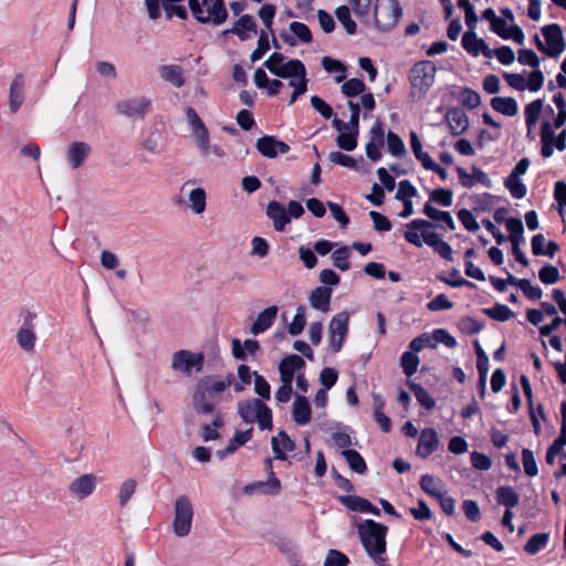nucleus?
<instances>
[{"label": "nucleus", "instance_id": "obj_61", "mask_svg": "<svg viewBox=\"0 0 566 566\" xmlns=\"http://www.w3.org/2000/svg\"><path fill=\"white\" fill-rule=\"evenodd\" d=\"M517 61L522 65H527L532 69L539 67L541 59L532 49H520Z\"/></svg>", "mask_w": 566, "mask_h": 566}, {"label": "nucleus", "instance_id": "obj_49", "mask_svg": "<svg viewBox=\"0 0 566 566\" xmlns=\"http://www.w3.org/2000/svg\"><path fill=\"white\" fill-rule=\"evenodd\" d=\"M459 98L461 105L469 109H474L481 104L480 94L470 87H463L460 92Z\"/></svg>", "mask_w": 566, "mask_h": 566}, {"label": "nucleus", "instance_id": "obj_35", "mask_svg": "<svg viewBox=\"0 0 566 566\" xmlns=\"http://www.w3.org/2000/svg\"><path fill=\"white\" fill-rule=\"evenodd\" d=\"M410 147L417 160L426 169L433 160L430 155L422 149L421 140L415 130L410 132Z\"/></svg>", "mask_w": 566, "mask_h": 566}, {"label": "nucleus", "instance_id": "obj_2", "mask_svg": "<svg viewBox=\"0 0 566 566\" xmlns=\"http://www.w3.org/2000/svg\"><path fill=\"white\" fill-rule=\"evenodd\" d=\"M234 377L229 374L224 380H214L211 376L201 378L192 396L193 409L199 415H210L220 401L219 396L232 385Z\"/></svg>", "mask_w": 566, "mask_h": 566}, {"label": "nucleus", "instance_id": "obj_29", "mask_svg": "<svg viewBox=\"0 0 566 566\" xmlns=\"http://www.w3.org/2000/svg\"><path fill=\"white\" fill-rule=\"evenodd\" d=\"M496 502L504 505L506 510H512L520 502L517 492L512 486H499L495 492Z\"/></svg>", "mask_w": 566, "mask_h": 566}, {"label": "nucleus", "instance_id": "obj_43", "mask_svg": "<svg viewBox=\"0 0 566 566\" xmlns=\"http://www.w3.org/2000/svg\"><path fill=\"white\" fill-rule=\"evenodd\" d=\"M366 90H367L366 84L361 80L356 78V77L345 81L340 86L342 94H344L346 97H350V98L365 93Z\"/></svg>", "mask_w": 566, "mask_h": 566}, {"label": "nucleus", "instance_id": "obj_20", "mask_svg": "<svg viewBox=\"0 0 566 566\" xmlns=\"http://www.w3.org/2000/svg\"><path fill=\"white\" fill-rule=\"evenodd\" d=\"M332 292V287L328 286L315 287L310 295L311 306L322 313H327L329 311Z\"/></svg>", "mask_w": 566, "mask_h": 566}, {"label": "nucleus", "instance_id": "obj_38", "mask_svg": "<svg viewBox=\"0 0 566 566\" xmlns=\"http://www.w3.org/2000/svg\"><path fill=\"white\" fill-rule=\"evenodd\" d=\"M549 541V533H536L532 535L526 544L524 545V551L530 555H535L539 551L546 547Z\"/></svg>", "mask_w": 566, "mask_h": 566}, {"label": "nucleus", "instance_id": "obj_56", "mask_svg": "<svg viewBox=\"0 0 566 566\" xmlns=\"http://www.w3.org/2000/svg\"><path fill=\"white\" fill-rule=\"evenodd\" d=\"M538 279L543 284L552 285L559 281V271L556 266L546 264L538 271Z\"/></svg>", "mask_w": 566, "mask_h": 566}, {"label": "nucleus", "instance_id": "obj_25", "mask_svg": "<svg viewBox=\"0 0 566 566\" xmlns=\"http://www.w3.org/2000/svg\"><path fill=\"white\" fill-rule=\"evenodd\" d=\"M422 212L429 219L436 222L444 223L446 228L449 230L455 229L454 220L449 211L439 210L428 201L424 203Z\"/></svg>", "mask_w": 566, "mask_h": 566}, {"label": "nucleus", "instance_id": "obj_18", "mask_svg": "<svg viewBox=\"0 0 566 566\" xmlns=\"http://www.w3.org/2000/svg\"><path fill=\"white\" fill-rule=\"evenodd\" d=\"M292 418L298 426L307 424L312 419V409L305 396L297 395L292 405Z\"/></svg>", "mask_w": 566, "mask_h": 566}, {"label": "nucleus", "instance_id": "obj_53", "mask_svg": "<svg viewBox=\"0 0 566 566\" xmlns=\"http://www.w3.org/2000/svg\"><path fill=\"white\" fill-rule=\"evenodd\" d=\"M260 406V410L258 416L255 417V421H258L259 428L261 430H270L273 427V415L270 407H268L264 402H258Z\"/></svg>", "mask_w": 566, "mask_h": 566}, {"label": "nucleus", "instance_id": "obj_16", "mask_svg": "<svg viewBox=\"0 0 566 566\" xmlns=\"http://www.w3.org/2000/svg\"><path fill=\"white\" fill-rule=\"evenodd\" d=\"M96 488V479L93 474H83L75 479L69 486L70 492L77 499H85L91 495Z\"/></svg>", "mask_w": 566, "mask_h": 566}, {"label": "nucleus", "instance_id": "obj_21", "mask_svg": "<svg viewBox=\"0 0 566 566\" xmlns=\"http://www.w3.org/2000/svg\"><path fill=\"white\" fill-rule=\"evenodd\" d=\"M331 347L334 353L340 350L348 332V321H329Z\"/></svg>", "mask_w": 566, "mask_h": 566}, {"label": "nucleus", "instance_id": "obj_3", "mask_svg": "<svg viewBox=\"0 0 566 566\" xmlns=\"http://www.w3.org/2000/svg\"><path fill=\"white\" fill-rule=\"evenodd\" d=\"M357 533L365 552L374 563L377 566H388L387 558L381 556L387 547L388 527L369 518L358 524Z\"/></svg>", "mask_w": 566, "mask_h": 566}, {"label": "nucleus", "instance_id": "obj_12", "mask_svg": "<svg viewBox=\"0 0 566 566\" xmlns=\"http://www.w3.org/2000/svg\"><path fill=\"white\" fill-rule=\"evenodd\" d=\"M443 120L448 124L451 135L459 136L469 128V117L461 107H450Z\"/></svg>", "mask_w": 566, "mask_h": 566}, {"label": "nucleus", "instance_id": "obj_5", "mask_svg": "<svg viewBox=\"0 0 566 566\" xmlns=\"http://www.w3.org/2000/svg\"><path fill=\"white\" fill-rule=\"evenodd\" d=\"M401 15L402 7L398 0H377L374 10V19L375 27L380 32L392 30Z\"/></svg>", "mask_w": 566, "mask_h": 566}, {"label": "nucleus", "instance_id": "obj_9", "mask_svg": "<svg viewBox=\"0 0 566 566\" xmlns=\"http://www.w3.org/2000/svg\"><path fill=\"white\" fill-rule=\"evenodd\" d=\"M541 32L545 39L547 56L558 57L566 48L562 27L558 23L546 24L541 28Z\"/></svg>", "mask_w": 566, "mask_h": 566}, {"label": "nucleus", "instance_id": "obj_63", "mask_svg": "<svg viewBox=\"0 0 566 566\" xmlns=\"http://www.w3.org/2000/svg\"><path fill=\"white\" fill-rule=\"evenodd\" d=\"M349 558L338 549H329L326 554L324 566H348Z\"/></svg>", "mask_w": 566, "mask_h": 566}, {"label": "nucleus", "instance_id": "obj_10", "mask_svg": "<svg viewBox=\"0 0 566 566\" xmlns=\"http://www.w3.org/2000/svg\"><path fill=\"white\" fill-rule=\"evenodd\" d=\"M150 105L151 102L148 97H134L119 101L116 104V111L127 117L144 118L145 115L150 111Z\"/></svg>", "mask_w": 566, "mask_h": 566}, {"label": "nucleus", "instance_id": "obj_47", "mask_svg": "<svg viewBox=\"0 0 566 566\" xmlns=\"http://www.w3.org/2000/svg\"><path fill=\"white\" fill-rule=\"evenodd\" d=\"M350 256V248L347 245H343L336 249L332 253L333 265L340 271H348L350 269V263L348 261Z\"/></svg>", "mask_w": 566, "mask_h": 566}, {"label": "nucleus", "instance_id": "obj_15", "mask_svg": "<svg viewBox=\"0 0 566 566\" xmlns=\"http://www.w3.org/2000/svg\"><path fill=\"white\" fill-rule=\"evenodd\" d=\"M25 80L22 73L17 74L10 85L9 107L12 114H15L24 102Z\"/></svg>", "mask_w": 566, "mask_h": 566}, {"label": "nucleus", "instance_id": "obj_59", "mask_svg": "<svg viewBox=\"0 0 566 566\" xmlns=\"http://www.w3.org/2000/svg\"><path fill=\"white\" fill-rule=\"evenodd\" d=\"M276 14V7L271 3H264L258 11L259 18L262 20L265 28L273 34L272 24Z\"/></svg>", "mask_w": 566, "mask_h": 566}, {"label": "nucleus", "instance_id": "obj_50", "mask_svg": "<svg viewBox=\"0 0 566 566\" xmlns=\"http://www.w3.org/2000/svg\"><path fill=\"white\" fill-rule=\"evenodd\" d=\"M271 43L269 40L268 32L265 30H261L259 33L258 45L256 49L251 53L250 60L252 63L261 60L264 54L270 50Z\"/></svg>", "mask_w": 566, "mask_h": 566}, {"label": "nucleus", "instance_id": "obj_33", "mask_svg": "<svg viewBox=\"0 0 566 566\" xmlns=\"http://www.w3.org/2000/svg\"><path fill=\"white\" fill-rule=\"evenodd\" d=\"M342 455L347 461L349 468L358 474H365L368 470L367 463L360 453L356 450H343Z\"/></svg>", "mask_w": 566, "mask_h": 566}, {"label": "nucleus", "instance_id": "obj_44", "mask_svg": "<svg viewBox=\"0 0 566 566\" xmlns=\"http://www.w3.org/2000/svg\"><path fill=\"white\" fill-rule=\"evenodd\" d=\"M387 149L395 157H402L407 154L405 143L400 136L389 130L386 135Z\"/></svg>", "mask_w": 566, "mask_h": 566}, {"label": "nucleus", "instance_id": "obj_30", "mask_svg": "<svg viewBox=\"0 0 566 566\" xmlns=\"http://www.w3.org/2000/svg\"><path fill=\"white\" fill-rule=\"evenodd\" d=\"M470 200L472 202L473 212H490L495 203V195L483 192L471 196Z\"/></svg>", "mask_w": 566, "mask_h": 566}, {"label": "nucleus", "instance_id": "obj_6", "mask_svg": "<svg viewBox=\"0 0 566 566\" xmlns=\"http://www.w3.org/2000/svg\"><path fill=\"white\" fill-rule=\"evenodd\" d=\"M191 14L199 23H213L220 25L224 23L229 17L224 0H213L208 8V14H205L203 8L199 0H188Z\"/></svg>", "mask_w": 566, "mask_h": 566}, {"label": "nucleus", "instance_id": "obj_28", "mask_svg": "<svg viewBox=\"0 0 566 566\" xmlns=\"http://www.w3.org/2000/svg\"><path fill=\"white\" fill-rule=\"evenodd\" d=\"M281 71H283V73L279 74V77L281 78H304L306 76V67L304 63L297 59L289 60L286 63H282Z\"/></svg>", "mask_w": 566, "mask_h": 566}, {"label": "nucleus", "instance_id": "obj_19", "mask_svg": "<svg viewBox=\"0 0 566 566\" xmlns=\"http://www.w3.org/2000/svg\"><path fill=\"white\" fill-rule=\"evenodd\" d=\"M271 444L274 458L280 461L286 460L285 452L294 451L296 447L295 442L284 430H280L276 437H272Z\"/></svg>", "mask_w": 566, "mask_h": 566}, {"label": "nucleus", "instance_id": "obj_58", "mask_svg": "<svg viewBox=\"0 0 566 566\" xmlns=\"http://www.w3.org/2000/svg\"><path fill=\"white\" fill-rule=\"evenodd\" d=\"M523 468L526 475L533 478L537 475L538 468L532 450L524 448L522 450Z\"/></svg>", "mask_w": 566, "mask_h": 566}, {"label": "nucleus", "instance_id": "obj_31", "mask_svg": "<svg viewBox=\"0 0 566 566\" xmlns=\"http://www.w3.org/2000/svg\"><path fill=\"white\" fill-rule=\"evenodd\" d=\"M407 386L413 392L417 401L427 410H432L436 407V400L429 392L420 385L412 380H407Z\"/></svg>", "mask_w": 566, "mask_h": 566}, {"label": "nucleus", "instance_id": "obj_48", "mask_svg": "<svg viewBox=\"0 0 566 566\" xmlns=\"http://www.w3.org/2000/svg\"><path fill=\"white\" fill-rule=\"evenodd\" d=\"M419 363L420 360L418 355L410 350L405 352L400 357V366L407 377H411L416 374Z\"/></svg>", "mask_w": 566, "mask_h": 566}, {"label": "nucleus", "instance_id": "obj_17", "mask_svg": "<svg viewBox=\"0 0 566 566\" xmlns=\"http://www.w3.org/2000/svg\"><path fill=\"white\" fill-rule=\"evenodd\" d=\"M266 216L273 221L275 231H284L286 224L290 223V216H287L285 207L275 200L268 203Z\"/></svg>", "mask_w": 566, "mask_h": 566}, {"label": "nucleus", "instance_id": "obj_1", "mask_svg": "<svg viewBox=\"0 0 566 566\" xmlns=\"http://www.w3.org/2000/svg\"><path fill=\"white\" fill-rule=\"evenodd\" d=\"M407 231L403 233L405 240L417 247L421 248L423 243L431 247L442 259L453 261V251L451 245L440 239V235L432 231H426L432 228H442L426 219H413L406 224Z\"/></svg>", "mask_w": 566, "mask_h": 566}, {"label": "nucleus", "instance_id": "obj_7", "mask_svg": "<svg viewBox=\"0 0 566 566\" xmlns=\"http://www.w3.org/2000/svg\"><path fill=\"white\" fill-rule=\"evenodd\" d=\"M174 533L178 537L187 536L191 531L193 506L187 495H180L175 501Z\"/></svg>", "mask_w": 566, "mask_h": 566}, {"label": "nucleus", "instance_id": "obj_51", "mask_svg": "<svg viewBox=\"0 0 566 566\" xmlns=\"http://www.w3.org/2000/svg\"><path fill=\"white\" fill-rule=\"evenodd\" d=\"M189 200L192 211L197 214L202 213L206 210L207 195L205 189L196 188L190 191Z\"/></svg>", "mask_w": 566, "mask_h": 566}, {"label": "nucleus", "instance_id": "obj_62", "mask_svg": "<svg viewBox=\"0 0 566 566\" xmlns=\"http://www.w3.org/2000/svg\"><path fill=\"white\" fill-rule=\"evenodd\" d=\"M418 193L416 187L408 180H401L398 184V190L395 195V199L398 201L401 200H411V198L416 197Z\"/></svg>", "mask_w": 566, "mask_h": 566}, {"label": "nucleus", "instance_id": "obj_45", "mask_svg": "<svg viewBox=\"0 0 566 566\" xmlns=\"http://www.w3.org/2000/svg\"><path fill=\"white\" fill-rule=\"evenodd\" d=\"M504 186L515 199H522L527 193L526 185L518 177L509 175L504 180Z\"/></svg>", "mask_w": 566, "mask_h": 566}, {"label": "nucleus", "instance_id": "obj_14", "mask_svg": "<svg viewBox=\"0 0 566 566\" xmlns=\"http://www.w3.org/2000/svg\"><path fill=\"white\" fill-rule=\"evenodd\" d=\"M439 446V437L433 428H426L421 431L416 453L421 459L431 455Z\"/></svg>", "mask_w": 566, "mask_h": 566}, {"label": "nucleus", "instance_id": "obj_52", "mask_svg": "<svg viewBox=\"0 0 566 566\" xmlns=\"http://www.w3.org/2000/svg\"><path fill=\"white\" fill-rule=\"evenodd\" d=\"M304 367H305L304 359L296 354H291L289 356H285L279 364V369H283V370L294 373V374H295V371L303 369Z\"/></svg>", "mask_w": 566, "mask_h": 566}, {"label": "nucleus", "instance_id": "obj_64", "mask_svg": "<svg viewBox=\"0 0 566 566\" xmlns=\"http://www.w3.org/2000/svg\"><path fill=\"white\" fill-rule=\"evenodd\" d=\"M369 217L373 220L374 229L377 232H388L392 228L391 221L382 213L371 210Z\"/></svg>", "mask_w": 566, "mask_h": 566}, {"label": "nucleus", "instance_id": "obj_54", "mask_svg": "<svg viewBox=\"0 0 566 566\" xmlns=\"http://www.w3.org/2000/svg\"><path fill=\"white\" fill-rule=\"evenodd\" d=\"M453 192L448 188H436L430 195V201H433L442 207H450L452 205Z\"/></svg>", "mask_w": 566, "mask_h": 566}, {"label": "nucleus", "instance_id": "obj_41", "mask_svg": "<svg viewBox=\"0 0 566 566\" xmlns=\"http://www.w3.org/2000/svg\"><path fill=\"white\" fill-rule=\"evenodd\" d=\"M335 15L337 20L343 24L347 34H355L357 32V24L352 19L350 10L347 6L343 4L336 8Z\"/></svg>", "mask_w": 566, "mask_h": 566}, {"label": "nucleus", "instance_id": "obj_39", "mask_svg": "<svg viewBox=\"0 0 566 566\" xmlns=\"http://www.w3.org/2000/svg\"><path fill=\"white\" fill-rule=\"evenodd\" d=\"M420 488L429 496L436 499L442 492V483L436 480L433 475L426 473L420 478Z\"/></svg>", "mask_w": 566, "mask_h": 566}, {"label": "nucleus", "instance_id": "obj_46", "mask_svg": "<svg viewBox=\"0 0 566 566\" xmlns=\"http://www.w3.org/2000/svg\"><path fill=\"white\" fill-rule=\"evenodd\" d=\"M224 424L223 417L221 413H217L213 418L211 424H203L201 427V437L205 441H211L219 439L220 434L218 432L219 428H222Z\"/></svg>", "mask_w": 566, "mask_h": 566}, {"label": "nucleus", "instance_id": "obj_36", "mask_svg": "<svg viewBox=\"0 0 566 566\" xmlns=\"http://www.w3.org/2000/svg\"><path fill=\"white\" fill-rule=\"evenodd\" d=\"M541 127L543 128L545 135L547 136V138L551 139V142L553 143L557 150L563 151L566 149V128L562 129L557 135H555L551 122L544 120L541 124Z\"/></svg>", "mask_w": 566, "mask_h": 566}, {"label": "nucleus", "instance_id": "obj_42", "mask_svg": "<svg viewBox=\"0 0 566 566\" xmlns=\"http://www.w3.org/2000/svg\"><path fill=\"white\" fill-rule=\"evenodd\" d=\"M481 41L483 39L479 38L474 31H465L462 35V46L463 49L471 54L472 56H478L481 50Z\"/></svg>", "mask_w": 566, "mask_h": 566}, {"label": "nucleus", "instance_id": "obj_26", "mask_svg": "<svg viewBox=\"0 0 566 566\" xmlns=\"http://www.w3.org/2000/svg\"><path fill=\"white\" fill-rule=\"evenodd\" d=\"M258 402L263 401L260 399H245L239 401L238 415L245 423H253L255 421V417L260 410V405Z\"/></svg>", "mask_w": 566, "mask_h": 566}, {"label": "nucleus", "instance_id": "obj_32", "mask_svg": "<svg viewBox=\"0 0 566 566\" xmlns=\"http://www.w3.org/2000/svg\"><path fill=\"white\" fill-rule=\"evenodd\" d=\"M506 230L509 231V240L512 244H521L524 241V226L522 219L510 217L506 220Z\"/></svg>", "mask_w": 566, "mask_h": 566}, {"label": "nucleus", "instance_id": "obj_55", "mask_svg": "<svg viewBox=\"0 0 566 566\" xmlns=\"http://www.w3.org/2000/svg\"><path fill=\"white\" fill-rule=\"evenodd\" d=\"M290 31L303 43H311L313 41V35L311 29L303 22L294 21L290 23Z\"/></svg>", "mask_w": 566, "mask_h": 566}, {"label": "nucleus", "instance_id": "obj_27", "mask_svg": "<svg viewBox=\"0 0 566 566\" xmlns=\"http://www.w3.org/2000/svg\"><path fill=\"white\" fill-rule=\"evenodd\" d=\"M544 99L536 98L528 103L524 108L525 123L527 127V137L531 136L532 127L537 123L543 111Z\"/></svg>", "mask_w": 566, "mask_h": 566}, {"label": "nucleus", "instance_id": "obj_57", "mask_svg": "<svg viewBox=\"0 0 566 566\" xmlns=\"http://www.w3.org/2000/svg\"><path fill=\"white\" fill-rule=\"evenodd\" d=\"M483 313L489 316V318H496V319H507L513 318L515 314L513 311L504 305V304H495L493 307L484 308Z\"/></svg>", "mask_w": 566, "mask_h": 566}, {"label": "nucleus", "instance_id": "obj_40", "mask_svg": "<svg viewBox=\"0 0 566 566\" xmlns=\"http://www.w3.org/2000/svg\"><path fill=\"white\" fill-rule=\"evenodd\" d=\"M323 69L328 73H342L340 75L335 76V82L340 83L345 80L344 73L347 71L346 65L331 56H324L321 61Z\"/></svg>", "mask_w": 566, "mask_h": 566}, {"label": "nucleus", "instance_id": "obj_37", "mask_svg": "<svg viewBox=\"0 0 566 566\" xmlns=\"http://www.w3.org/2000/svg\"><path fill=\"white\" fill-rule=\"evenodd\" d=\"M337 500L353 512L366 513L369 501L358 495H339Z\"/></svg>", "mask_w": 566, "mask_h": 566}, {"label": "nucleus", "instance_id": "obj_23", "mask_svg": "<svg viewBox=\"0 0 566 566\" xmlns=\"http://www.w3.org/2000/svg\"><path fill=\"white\" fill-rule=\"evenodd\" d=\"M490 105L495 112L509 117L515 116L518 112V105L514 97L494 96L491 98Z\"/></svg>", "mask_w": 566, "mask_h": 566}, {"label": "nucleus", "instance_id": "obj_8", "mask_svg": "<svg viewBox=\"0 0 566 566\" xmlns=\"http://www.w3.org/2000/svg\"><path fill=\"white\" fill-rule=\"evenodd\" d=\"M205 356L202 353H191L186 349L174 353L171 360V368L181 371L188 376L192 371H200L203 367Z\"/></svg>", "mask_w": 566, "mask_h": 566}, {"label": "nucleus", "instance_id": "obj_60", "mask_svg": "<svg viewBox=\"0 0 566 566\" xmlns=\"http://www.w3.org/2000/svg\"><path fill=\"white\" fill-rule=\"evenodd\" d=\"M458 216V219L461 221V223L463 224V227L469 231V232H476L479 229H480V224L479 222L475 220L474 216H473V211L469 210V209H465V208H462L458 211L457 213Z\"/></svg>", "mask_w": 566, "mask_h": 566}, {"label": "nucleus", "instance_id": "obj_13", "mask_svg": "<svg viewBox=\"0 0 566 566\" xmlns=\"http://www.w3.org/2000/svg\"><path fill=\"white\" fill-rule=\"evenodd\" d=\"M92 153V147L86 142H72L66 150V161L72 169L80 168Z\"/></svg>", "mask_w": 566, "mask_h": 566}, {"label": "nucleus", "instance_id": "obj_24", "mask_svg": "<svg viewBox=\"0 0 566 566\" xmlns=\"http://www.w3.org/2000/svg\"><path fill=\"white\" fill-rule=\"evenodd\" d=\"M159 74L164 81L171 83L176 87L184 86L186 82L184 70L180 65L177 64H166L159 66Z\"/></svg>", "mask_w": 566, "mask_h": 566}, {"label": "nucleus", "instance_id": "obj_22", "mask_svg": "<svg viewBox=\"0 0 566 566\" xmlns=\"http://www.w3.org/2000/svg\"><path fill=\"white\" fill-rule=\"evenodd\" d=\"M36 335L32 321H24L17 333V342L24 352H32L35 346Z\"/></svg>", "mask_w": 566, "mask_h": 566}, {"label": "nucleus", "instance_id": "obj_11", "mask_svg": "<svg viewBox=\"0 0 566 566\" xmlns=\"http://www.w3.org/2000/svg\"><path fill=\"white\" fill-rule=\"evenodd\" d=\"M255 148L266 158H275L279 154H286L290 151V146L286 143L270 135L258 138Z\"/></svg>", "mask_w": 566, "mask_h": 566}, {"label": "nucleus", "instance_id": "obj_4", "mask_svg": "<svg viewBox=\"0 0 566 566\" xmlns=\"http://www.w3.org/2000/svg\"><path fill=\"white\" fill-rule=\"evenodd\" d=\"M437 67L430 60L416 62L409 70V97L412 102L421 101L432 87L436 80Z\"/></svg>", "mask_w": 566, "mask_h": 566}, {"label": "nucleus", "instance_id": "obj_34", "mask_svg": "<svg viewBox=\"0 0 566 566\" xmlns=\"http://www.w3.org/2000/svg\"><path fill=\"white\" fill-rule=\"evenodd\" d=\"M359 135V130L348 128L345 132H342L336 137V145L338 148L345 150V151H353L357 147V138Z\"/></svg>", "mask_w": 566, "mask_h": 566}]
</instances>
